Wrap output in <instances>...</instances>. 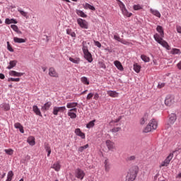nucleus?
<instances>
[{"label": "nucleus", "instance_id": "1", "mask_svg": "<svg viewBox=\"0 0 181 181\" xmlns=\"http://www.w3.org/2000/svg\"><path fill=\"white\" fill-rule=\"evenodd\" d=\"M156 30L157 32H158V33H160V35L156 33L153 35L156 42H158L159 45L163 46V47L167 49V50H170V46H169V44H168V42L163 40V37H165L163 28H162V26L160 25H158L156 28Z\"/></svg>", "mask_w": 181, "mask_h": 181}, {"label": "nucleus", "instance_id": "2", "mask_svg": "<svg viewBox=\"0 0 181 181\" xmlns=\"http://www.w3.org/2000/svg\"><path fill=\"white\" fill-rule=\"evenodd\" d=\"M138 172H139V168L136 165H134L132 167L128 173L126 177V179L127 181H134L135 179H136V175H138Z\"/></svg>", "mask_w": 181, "mask_h": 181}, {"label": "nucleus", "instance_id": "3", "mask_svg": "<svg viewBox=\"0 0 181 181\" xmlns=\"http://www.w3.org/2000/svg\"><path fill=\"white\" fill-rule=\"evenodd\" d=\"M158 128V121L156 119H151L146 128L144 129V132L148 133L151 132V131H155Z\"/></svg>", "mask_w": 181, "mask_h": 181}, {"label": "nucleus", "instance_id": "4", "mask_svg": "<svg viewBox=\"0 0 181 181\" xmlns=\"http://www.w3.org/2000/svg\"><path fill=\"white\" fill-rule=\"evenodd\" d=\"M117 2H119L118 5H119L124 16H127V18H131V16H132V13L128 12L127 7H125V4H124V3H122V1H121L120 0H117Z\"/></svg>", "mask_w": 181, "mask_h": 181}, {"label": "nucleus", "instance_id": "5", "mask_svg": "<svg viewBox=\"0 0 181 181\" xmlns=\"http://www.w3.org/2000/svg\"><path fill=\"white\" fill-rule=\"evenodd\" d=\"M175 104V96L173 95H167L165 100V105L167 107H171Z\"/></svg>", "mask_w": 181, "mask_h": 181}, {"label": "nucleus", "instance_id": "6", "mask_svg": "<svg viewBox=\"0 0 181 181\" xmlns=\"http://www.w3.org/2000/svg\"><path fill=\"white\" fill-rule=\"evenodd\" d=\"M75 176L77 179H80V180H83L84 179V176H86V173L80 168H77L75 170Z\"/></svg>", "mask_w": 181, "mask_h": 181}, {"label": "nucleus", "instance_id": "7", "mask_svg": "<svg viewBox=\"0 0 181 181\" xmlns=\"http://www.w3.org/2000/svg\"><path fill=\"white\" fill-rule=\"evenodd\" d=\"M66 111V107L65 106H62V107H57L55 106L53 108L52 114L54 115H59V112H64Z\"/></svg>", "mask_w": 181, "mask_h": 181}, {"label": "nucleus", "instance_id": "8", "mask_svg": "<svg viewBox=\"0 0 181 181\" xmlns=\"http://www.w3.org/2000/svg\"><path fill=\"white\" fill-rule=\"evenodd\" d=\"M172 159H173V153H170L169 156L165 158V160L161 163L160 168H162L163 166H168Z\"/></svg>", "mask_w": 181, "mask_h": 181}, {"label": "nucleus", "instance_id": "9", "mask_svg": "<svg viewBox=\"0 0 181 181\" xmlns=\"http://www.w3.org/2000/svg\"><path fill=\"white\" fill-rule=\"evenodd\" d=\"M77 23L82 28V29H88V23L83 18H78Z\"/></svg>", "mask_w": 181, "mask_h": 181}, {"label": "nucleus", "instance_id": "10", "mask_svg": "<svg viewBox=\"0 0 181 181\" xmlns=\"http://www.w3.org/2000/svg\"><path fill=\"white\" fill-rule=\"evenodd\" d=\"M48 74L50 77H54L55 78H58L59 77V73H57L54 67H50L49 69Z\"/></svg>", "mask_w": 181, "mask_h": 181}, {"label": "nucleus", "instance_id": "11", "mask_svg": "<svg viewBox=\"0 0 181 181\" xmlns=\"http://www.w3.org/2000/svg\"><path fill=\"white\" fill-rule=\"evenodd\" d=\"M106 146L109 151H114L115 149V143L111 141V140H107L105 141Z\"/></svg>", "mask_w": 181, "mask_h": 181}, {"label": "nucleus", "instance_id": "12", "mask_svg": "<svg viewBox=\"0 0 181 181\" xmlns=\"http://www.w3.org/2000/svg\"><path fill=\"white\" fill-rule=\"evenodd\" d=\"M75 134L78 136H80L81 138V139H86V134L83 133V132H81V129H80L78 128L76 129Z\"/></svg>", "mask_w": 181, "mask_h": 181}, {"label": "nucleus", "instance_id": "13", "mask_svg": "<svg viewBox=\"0 0 181 181\" xmlns=\"http://www.w3.org/2000/svg\"><path fill=\"white\" fill-rule=\"evenodd\" d=\"M52 169H54L55 172H59L62 168V165H60V162L57 161L52 165Z\"/></svg>", "mask_w": 181, "mask_h": 181}, {"label": "nucleus", "instance_id": "14", "mask_svg": "<svg viewBox=\"0 0 181 181\" xmlns=\"http://www.w3.org/2000/svg\"><path fill=\"white\" fill-rule=\"evenodd\" d=\"M176 119H177V117L176 116V114L172 113L169 115V123L173 124L176 122Z\"/></svg>", "mask_w": 181, "mask_h": 181}, {"label": "nucleus", "instance_id": "15", "mask_svg": "<svg viewBox=\"0 0 181 181\" xmlns=\"http://www.w3.org/2000/svg\"><path fill=\"white\" fill-rule=\"evenodd\" d=\"M84 58L88 62V63L93 62V55L90 52H85L84 54Z\"/></svg>", "mask_w": 181, "mask_h": 181}, {"label": "nucleus", "instance_id": "16", "mask_svg": "<svg viewBox=\"0 0 181 181\" xmlns=\"http://www.w3.org/2000/svg\"><path fill=\"white\" fill-rule=\"evenodd\" d=\"M9 75L12 77H22V76H23V73L16 72V71H10Z\"/></svg>", "mask_w": 181, "mask_h": 181}, {"label": "nucleus", "instance_id": "17", "mask_svg": "<svg viewBox=\"0 0 181 181\" xmlns=\"http://www.w3.org/2000/svg\"><path fill=\"white\" fill-rule=\"evenodd\" d=\"M104 167H105V170L106 172H110V170L111 169V163H110V160L106 159L105 160Z\"/></svg>", "mask_w": 181, "mask_h": 181}, {"label": "nucleus", "instance_id": "18", "mask_svg": "<svg viewBox=\"0 0 181 181\" xmlns=\"http://www.w3.org/2000/svg\"><path fill=\"white\" fill-rule=\"evenodd\" d=\"M52 107V102H47L41 108L42 111H47Z\"/></svg>", "mask_w": 181, "mask_h": 181}, {"label": "nucleus", "instance_id": "19", "mask_svg": "<svg viewBox=\"0 0 181 181\" xmlns=\"http://www.w3.org/2000/svg\"><path fill=\"white\" fill-rule=\"evenodd\" d=\"M27 142L31 146H34V145L36 144V141H35V137L33 136H30L28 138Z\"/></svg>", "mask_w": 181, "mask_h": 181}, {"label": "nucleus", "instance_id": "20", "mask_svg": "<svg viewBox=\"0 0 181 181\" xmlns=\"http://www.w3.org/2000/svg\"><path fill=\"white\" fill-rule=\"evenodd\" d=\"M114 64L120 71H124V66H122V64H121L119 61H115Z\"/></svg>", "mask_w": 181, "mask_h": 181}, {"label": "nucleus", "instance_id": "21", "mask_svg": "<svg viewBox=\"0 0 181 181\" xmlns=\"http://www.w3.org/2000/svg\"><path fill=\"white\" fill-rule=\"evenodd\" d=\"M14 127L17 129H19V131H20V132H21V134H23L25 132V130L23 129V126H22V124H21V123H19V122L15 123Z\"/></svg>", "mask_w": 181, "mask_h": 181}, {"label": "nucleus", "instance_id": "22", "mask_svg": "<svg viewBox=\"0 0 181 181\" xmlns=\"http://www.w3.org/2000/svg\"><path fill=\"white\" fill-rule=\"evenodd\" d=\"M107 94L110 95V97H112V98H117V97H118V93L114 90H108L107 92Z\"/></svg>", "mask_w": 181, "mask_h": 181}, {"label": "nucleus", "instance_id": "23", "mask_svg": "<svg viewBox=\"0 0 181 181\" xmlns=\"http://www.w3.org/2000/svg\"><path fill=\"white\" fill-rule=\"evenodd\" d=\"M151 13L152 15H154V16H156L157 18H160L161 15L160 13L158 10H154L153 8L150 9Z\"/></svg>", "mask_w": 181, "mask_h": 181}, {"label": "nucleus", "instance_id": "24", "mask_svg": "<svg viewBox=\"0 0 181 181\" xmlns=\"http://www.w3.org/2000/svg\"><path fill=\"white\" fill-rule=\"evenodd\" d=\"M33 110L35 114H36V115H39L40 117H42V112H40V109H39V107H37V105H34L33 107Z\"/></svg>", "mask_w": 181, "mask_h": 181}, {"label": "nucleus", "instance_id": "25", "mask_svg": "<svg viewBox=\"0 0 181 181\" xmlns=\"http://www.w3.org/2000/svg\"><path fill=\"white\" fill-rule=\"evenodd\" d=\"M13 42L15 43H25L26 40H25L23 38H19V37H13Z\"/></svg>", "mask_w": 181, "mask_h": 181}, {"label": "nucleus", "instance_id": "26", "mask_svg": "<svg viewBox=\"0 0 181 181\" xmlns=\"http://www.w3.org/2000/svg\"><path fill=\"white\" fill-rule=\"evenodd\" d=\"M16 63H18V61L16 60H13L9 62V65L7 66V69L8 70H11V69H13L15 66H16Z\"/></svg>", "mask_w": 181, "mask_h": 181}, {"label": "nucleus", "instance_id": "27", "mask_svg": "<svg viewBox=\"0 0 181 181\" xmlns=\"http://www.w3.org/2000/svg\"><path fill=\"white\" fill-rule=\"evenodd\" d=\"M83 8L84 9H90V11H95V7H94L93 6H91L88 3H86L85 4H83Z\"/></svg>", "mask_w": 181, "mask_h": 181}, {"label": "nucleus", "instance_id": "28", "mask_svg": "<svg viewBox=\"0 0 181 181\" xmlns=\"http://www.w3.org/2000/svg\"><path fill=\"white\" fill-rule=\"evenodd\" d=\"M77 105H78V103H68L66 104V107L71 108V110L72 108H76V107H77Z\"/></svg>", "mask_w": 181, "mask_h": 181}, {"label": "nucleus", "instance_id": "29", "mask_svg": "<svg viewBox=\"0 0 181 181\" xmlns=\"http://www.w3.org/2000/svg\"><path fill=\"white\" fill-rule=\"evenodd\" d=\"M133 67H134L133 69L136 73H139L141 71V66L139 64L135 63L134 64Z\"/></svg>", "mask_w": 181, "mask_h": 181}, {"label": "nucleus", "instance_id": "30", "mask_svg": "<svg viewBox=\"0 0 181 181\" xmlns=\"http://www.w3.org/2000/svg\"><path fill=\"white\" fill-rule=\"evenodd\" d=\"M69 62H71L72 63H74L75 64H78L80 63V58L69 57Z\"/></svg>", "mask_w": 181, "mask_h": 181}, {"label": "nucleus", "instance_id": "31", "mask_svg": "<svg viewBox=\"0 0 181 181\" xmlns=\"http://www.w3.org/2000/svg\"><path fill=\"white\" fill-rule=\"evenodd\" d=\"M5 23L7 24V25H11V23H18V21H16V20L13 19V18H11V19H9V18H6V21H5Z\"/></svg>", "mask_w": 181, "mask_h": 181}, {"label": "nucleus", "instance_id": "32", "mask_svg": "<svg viewBox=\"0 0 181 181\" xmlns=\"http://www.w3.org/2000/svg\"><path fill=\"white\" fill-rule=\"evenodd\" d=\"M81 81L83 83V84H86V86H88L90 84V81H88V78L86 76H83L81 78Z\"/></svg>", "mask_w": 181, "mask_h": 181}, {"label": "nucleus", "instance_id": "33", "mask_svg": "<svg viewBox=\"0 0 181 181\" xmlns=\"http://www.w3.org/2000/svg\"><path fill=\"white\" fill-rule=\"evenodd\" d=\"M76 14L81 18H87V14L84 13L81 10H76Z\"/></svg>", "mask_w": 181, "mask_h": 181}, {"label": "nucleus", "instance_id": "34", "mask_svg": "<svg viewBox=\"0 0 181 181\" xmlns=\"http://www.w3.org/2000/svg\"><path fill=\"white\" fill-rule=\"evenodd\" d=\"M68 117H70V118H71V119H74L77 118V115L74 112H71L70 110H69Z\"/></svg>", "mask_w": 181, "mask_h": 181}, {"label": "nucleus", "instance_id": "35", "mask_svg": "<svg viewBox=\"0 0 181 181\" xmlns=\"http://www.w3.org/2000/svg\"><path fill=\"white\" fill-rule=\"evenodd\" d=\"M147 121H148V115L146 114L140 120L141 125H144L145 122H146Z\"/></svg>", "mask_w": 181, "mask_h": 181}, {"label": "nucleus", "instance_id": "36", "mask_svg": "<svg viewBox=\"0 0 181 181\" xmlns=\"http://www.w3.org/2000/svg\"><path fill=\"white\" fill-rule=\"evenodd\" d=\"M66 35H69L71 37H76V33L71 29H66Z\"/></svg>", "mask_w": 181, "mask_h": 181}, {"label": "nucleus", "instance_id": "37", "mask_svg": "<svg viewBox=\"0 0 181 181\" xmlns=\"http://www.w3.org/2000/svg\"><path fill=\"white\" fill-rule=\"evenodd\" d=\"M12 177H13V172L12 170H10L8 173L6 181H11Z\"/></svg>", "mask_w": 181, "mask_h": 181}, {"label": "nucleus", "instance_id": "38", "mask_svg": "<svg viewBox=\"0 0 181 181\" xmlns=\"http://www.w3.org/2000/svg\"><path fill=\"white\" fill-rule=\"evenodd\" d=\"M11 28L14 30V32H16L17 33H22V32L19 31V28H18L16 25H11Z\"/></svg>", "mask_w": 181, "mask_h": 181}, {"label": "nucleus", "instance_id": "39", "mask_svg": "<svg viewBox=\"0 0 181 181\" xmlns=\"http://www.w3.org/2000/svg\"><path fill=\"white\" fill-rule=\"evenodd\" d=\"M171 54H180V49H176V48H173L171 50Z\"/></svg>", "mask_w": 181, "mask_h": 181}, {"label": "nucleus", "instance_id": "40", "mask_svg": "<svg viewBox=\"0 0 181 181\" xmlns=\"http://www.w3.org/2000/svg\"><path fill=\"white\" fill-rule=\"evenodd\" d=\"M94 122H95V120L90 121L86 124V128H88V129H90V128H93V127H94L95 125Z\"/></svg>", "mask_w": 181, "mask_h": 181}, {"label": "nucleus", "instance_id": "41", "mask_svg": "<svg viewBox=\"0 0 181 181\" xmlns=\"http://www.w3.org/2000/svg\"><path fill=\"white\" fill-rule=\"evenodd\" d=\"M18 11L22 15V16H24V18H28V12L22 11L21 8L18 9Z\"/></svg>", "mask_w": 181, "mask_h": 181}, {"label": "nucleus", "instance_id": "42", "mask_svg": "<svg viewBox=\"0 0 181 181\" xmlns=\"http://www.w3.org/2000/svg\"><path fill=\"white\" fill-rule=\"evenodd\" d=\"M89 145L88 144H86L83 146H81L78 148V152H83L85 149H87L88 148H89Z\"/></svg>", "mask_w": 181, "mask_h": 181}, {"label": "nucleus", "instance_id": "43", "mask_svg": "<svg viewBox=\"0 0 181 181\" xmlns=\"http://www.w3.org/2000/svg\"><path fill=\"white\" fill-rule=\"evenodd\" d=\"M141 59L143 60V62H145V63H148L149 62V57H146V55H141Z\"/></svg>", "mask_w": 181, "mask_h": 181}, {"label": "nucleus", "instance_id": "44", "mask_svg": "<svg viewBox=\"0 0 181 181\" xmlns=\"http://www.w3.org/2000/svg\"><path fill=\"white\" fill-rule=\"evenodd\" d=\"M118 122H119V119L110 122V125H116V127H118Z\"/></svg>", "mask_w": 181, "mask_h": 181}, {"label": "nucleus", "instance_id": "45", "mask_svg": "<svg viewBox=\"0 0 181 181\" xmlns=\"http://www.w3.org/2000/svg\"><path fill=\"white\" fill-rule=\"evenodd\" d=\"M2 107L5 110V111H9L11 110V106L8 104H3Z\"/></svg>", "mask_w": 181, "mask_h": 181}, {"label": "nucleus", "instance_id": "46", "mask_svg": "<svg viewBox=\"0 0 181 181\" xmlns=\"http://www.w3.org/2000/svg\"><path fill=\"white\" fill-rule=\"evenodd\" d=\"M133 8H134V11H139V10L142 9V6H141L139 4L134 5L133 6Z\"/></svg>", "mask_w": 181, "mask_h": 181}, {"label": "nucleus", "instance_id": "47", "mask_svg": "<svg viewBox=\"0 0 181 181\" xmlns=\"http://www.w3.org/2000/svg\"><path fill=\"white\" fill-rule=\"evenodd\" d=\"M119 131H121V127H114L111 130V132H113V133L119 132Z\"/></svg>", "mask_w": 181, "mask_h": 181}, {"label": "nucleus", "instance_id": "48", "mask_svg": "<svg viewBox=\"0 0 181 181\" xmlns=\"http://www.w3.org/2000/svg\"><path fill=\"white\" fill-rule=\"evenodd\" d=\"M8 81L19 82V81H21V78H10L8 79Z\"/></svg>", "mask_w": 181, "mask_h": 181}, {"label": "nucleus", "instance_id": "49", "mask_svg": "<svg viewBox=\"0 0 181 181\" xmlns=\"http://www.w3.org/2000/svg\"><path fill=\"white\" fill-rule=\"evenodd\" d=\"M7 49L9 52H13V48H12V46H11V44L9 43V42H7Z\"/></svg>", "mask_w": 181, "mask_h": 181}, {"label": "nucleus", "instance_id": "50", "mask_svg": "<svg viewBox=\"0 0 181 181\" xmlns=\"http://www.w3.org/2000/svg\"><path fill=\"white\" fill-rule=\"evenodd\" d=\"M114 39L115 40H117V42H121V40H122V38H121L119 35H114Z\"/></svg>", "mask_w": 181, "mask_h": 181}, {"label": "nucleus", "instance_id": "51", "mask_svg": "<svg viewBox=\"0 0 181 181\" xmlns=\"http://www.w3.org/2000/svg\"><path fill=\"white\" fill-rule=\"evenodd\" d=\"M93 97H94V94L93 93H90L88 95H87V97H86V100H91V98H93Z\"/></svg>", "mask_w": 181, "mask_h": 181}, {"label": "nucleus", "instance_id": "52", "mask_svg": "<svg viewBox=\"0 0 181 181\" xmlns=\"http://www.w3.org/2000/svg\"><path fill=\"white\" fill-rule=\"evenodd\" d=\"M5 152H6V153H8V155H12V153H13V150H12V149H6Z\"/></svg>", "mask_w": 181, "mask_h": 181}, {"label": "nucleus", "instance_id": "53", "mask_svg": "<svg viewBox=\"0 0 181 181\" xmlns=\"http://www.w3.org/2000/svg\"><path fill=\"white\" fill-rule=\"evenodd\" d=\"M82 50H83V54H84V53H87V52H89V51H88V48H87V46H84V45H83V48H82Z\"/></svg>", "mask_w": 181, "mask_h": 181}, {"label": "nucleus", "instance_id": "54", "mask_svg": "<svg viewBox=\"0 0 181 181\" xmlns=\"http://www.w3.org/2000/svg\"><path fill=\"white\" fill-rule=\"evenodd\" d=\"M95 46H97V47H101V43L98 41L94 40Z\"/></svg>", "mask_w": 181, "mask_h": 181}, {"label": "nucleus", "instance_id": "55", "mask_svg": "<svg viewBox=\"0 0 181 181\" xmlns=\"http://www.w3.org/2000/svg\"><path fill=\"white\" fill-rule=\"evenodd\" d=\"M120 43H122V45H129V42L126 41L124 39H122L121 41H120Z\"/></svg>", "mask_w": 181, "mask_h": 181}, {"label": "nucleus", "instance_id": "56", "mask_svg": "<svg viewBox=\"0 0 181 181\" xmlns=\"http://www.w3.org/2000/svg\"><path fill=\"white\" fill-rule=\"evenodd\" d=\"M165 87V83H158V88H163Z\"/></svg>", "mask_w": 181, "mask_h": 181}, {"label": "nucleus", "instance_id": "57", "mask_svg": "<svg viewBox=\"0 0 181 181\" xmlns=\"http://www.w3.org/2000/svg\"><path fill=\"white\" fill-rule=\"evenodd\" d=\"M45 150L47 152H49V151H52V148H50V146H45Z\"/></svg>", "mask_w": 181, "mask_h": 181}, {"label": "nucleus", "instance_id": "58", "mask_svg": "<svg viewBox=\"0 0 181 181\" xmlns=\"http://www.w3.org/2000/svg\"><path fill=\"white\" fill-rule=\"evenodd\" d=\"M94 100H98V98H100V95H98V93H95L94 95Z\"/></svg>", "mask_w": 181, "mask_h": 181}, {"label": "nucleus", "instance_id": "59", "mask_svg": "<svg viewBox=\"0 0 181 181\" xmlns=\"http://www.w3.org/2000/svg\"><path fill=\"white\" fill-rule=\"evenodd\" d=\"M69 111H71V112H77V108L76 107H72V109H70Z\"/></svg>", "mask_w": 181, "mask_h": 181}, {"label": "nucleus", "instance_id": "60", "mask_svg": "<svg viewBox=\"0 0 181 181\" xmlns=\"http://www.w3.org/2000/svg\"><path fill=\"white\" fill-rule=\"evenodd\" d=\"M177 67L179 70H181V61L177 64Z\"/></svg>", "mask_w": 181, "mask_h": 181}, {"label": "nucleus", "instance_id": "61", "mask_svg": "<svg viewBox=\"0 0 181 181\" xmlns=\"http://www.w3.org/2000/svg\"><path fill=\"white\" fill-rule=\"evenodd\" d=\"M177 31L178 33H181V27L180 26L177 27Z\"/></svg>", "mask_w": 181, "mask_h": 181}, {"label": "nucleus", "instance_id": "62", "mask_svg": "<svg viewBox=\"0 0 181 181\" xmlns=\"http://www.w3.org/2000/svg\"><path fill=\"white\" fill-rule=\"evenodd\" d=\"M0 78L4 80V78H5V75H4V74H0Z\"/></svg>", "mask_w": 181, "mask_h": 181}, {"label": "nucleus", "instance_id": "63", "mask_svg": "<svg viewBox=\"0 0 181 181\" xmlns=\"http://www.w3.org/2000/svg\"><path fill=\"white\" fill-rule=\"evenodd\" d=\"M129 160H135V156H132L129 157Z\"/></svg>", "mask_w": 181, "mask_h": 181}, {"label": "nucleus", "instance_id": "64", "mask_svg": "<svg viewBox=\"0 0 181 181\" xmlns=\"http://www.w3.org/2000/svg\"><path fill=\"white\" fill-rule=\"evenodd\" d=\"M47 156L49 157V156H50V154L52 153V151H47Z\"/></svg>", "mask_w": 181, "mask_h": 181}]
</instances>
